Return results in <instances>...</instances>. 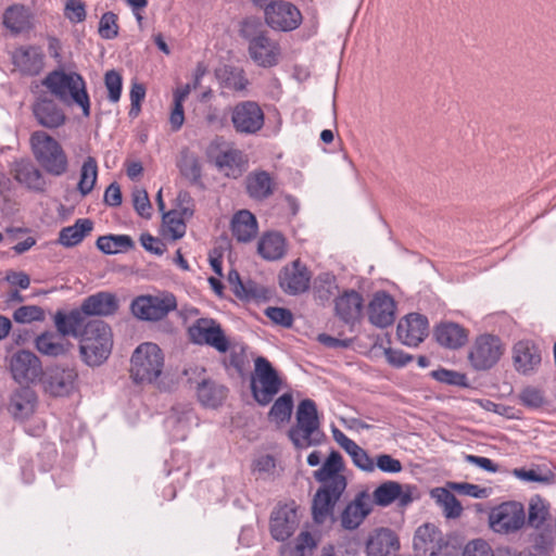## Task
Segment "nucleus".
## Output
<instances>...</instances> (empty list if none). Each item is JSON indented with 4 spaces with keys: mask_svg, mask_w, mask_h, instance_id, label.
Here are the masks:
<instances>
[{
    "mask_svg": "<svg viewBox=\"0 0 556 556\" xmlns=\"http://www.w3.org/2000/svg\"><path fill=\"white\" fill-rule=\"evenodd\" d=\"M42 85L67 106H78L85 117L91 114V103L84 77L75 71L59 68L50 72Z\"/></svg>",
    "mask_w": 556,
    "mask_h": 556,
    "instance_id": "obj_1",
    "label": "nucleus"
},
{
    "mask_svg": "<svg viewBox=\"0 0 556 556\" xmlns=\"http://www.w3.org/2000/svg\"><path fill=\"white\" fill-rule=\"evenodd\" d=\"M113 348L111 327L103 320H91L79 338V353L88 366H100L110 356Z\"/></svg>",
    "mask_w": 556,
    "mask_h": 556,
    "instance_id": "obj_2",
    "label": "nucleus"
},
{
    "mask_svg": "<svg viewBox=\"0 0 556 556\" xmlns=\"http://www.w3.org/2000/svg\"><path fill=\"white\" fill-rule=\"evenodd\" d=\"M295 419V425L289 430V438L296 448H308L324 442L326 437L320 429L317 407L313 400L305 399L299 403Z\"/></svg>",
    "mask_w": 556,
    "mask_h": 556,
    "instance_id": "obj_3",
    "label": "nucleus"
},
{
    "mask_svg": "<svg viewBox=\"0 0 556 556\" xmlns=\"http://www.w3.org/2000/svg\"><path fill=\"white\" fill-rule=\"evenodd\" d=\"M164 354L153 342L139 344L130 358V377L135 383H154L163 372Z\"/></svg>",
    "mask_w": 556,
    "mask_h": 556,
    "instance_id": "obj_4",
    "label": "nucleus"
},
{
    "mask_svg": "<svg viewBox=\"0 0 556 556\" xmlns=\"http://www.w3.org/2000/svg\"><path fill=\"white\" fill-rule=\"evenodd\" d=\"M33 153L45 170L54 176L66 173L67 156L61 144L45 131H35L30 137Z\"/></svg>",
    "mask_w": 556,
    "mask_h": 556,
    "instance_id": "obj_5",
    "label": "nucleus"
},
{
    "mask_svg": "<svg viewBox=\"0 0 556 556\" xmlns=\"http://www.w3.org/2000/svg\"><path fill=\"white\" fill-rule=\"evenodd\" d=\"M241 36L248 42V52L251 60L260 67L276 66L281 59V48L277 40L271 39L266 31L255 29L245 24Z\"/></svg>",
    "mask_w": 556,
    "mask_h": 556,
    "instance_id": "obj_6",
    "label": "nucleus"
},
{
    "mask_svg": "<svg viewBox=\"0 0 556 556\" xmlns=\"http://www.w3.org/2000/svg\"><path fill=\"white\" fill-rule=\"evenodd\" d=\"M504 351L505 345L497 336L480 334L469 349L468 361L473 369L488 370L500 362Z\"/></svg>",
    "mask_w": 556,
    "mask_h": 556,
    "instance_id": "obj_7",
    "label": "nucleus"
},
{
    "mask_svg": "<svg viewBox=\"0 0 556 556\" xmlns=\"http://www.w3.org/2000/svg\"><path fill=\"white\" fill-rule=\"evenodd\" d=\"M490 528L498 534H511L526 525L525 507L519 502H505L491 509Z\"/></svg>",
    "mask_w": 556,
    "mask_h": 556,
    "instance_id": "obj_8",
    "label": "nucleus"
},
{
    "mask_svg": "<svg viewBox=\"0 0 556 556\" xmlns=\"http://www.w3.org/2000/svg\"><path fill=\"white\" fill-rule=\"evenodd\" d=\"M281 380L265 357L255 359V376L251 382L253 396L261 405L269 404L279 392Z\"/></svg>",
    "mask_w": 556,
    "mask_h": 556,
    "instance_id": "obj_9",
    "label": "nucleus"
},
{
    "mask_svg": "<svg viewBox=\"0 0 556 556\" xmlns=\"http://www.w3.org/2000/svg\"><path fill=\"white\" fill-rule=\"evenodd\" d=\"M206 157L220 174L228 178L236 179L245 170L243 153L232 147H223L217 141L210 143L206 149Z\"/></svg>",
    "mask_w": 556,
    "mask_h": 556,
    "instance_id": "obj_10",
    "label": "nucleus"
},
{
    "mask_svg": "<svg viewBox=\"0 0 556 556\" xmlns=\"http://www.w3.org/2000/svg\"><path fill=\"white\" fill-rule=\"evenodd\" d=\"M188 334L191 342L211 346L219 353H226L230 348V341L220 324L213 318L197 319L188 328Z\"/></svg>",
    "mask_w": 556,
    "mask_h": 556,
    "instance_id": "obj_11",
    "label": "nucleus"
},
{
    "mask_svg": "<svg viewBox=\"0 0 556 556\" xmlns=\"http://www.w3.org/2000/svg\"><path fill=\"white\" fill-rule=\"evenodd\" d=\"M344 470L342 455L338 451H331L313 477L321 484L319 489L343 494L348 485Z\"/></svg>",
    "mask_w": 556,
    "mask_h": 556,
    "instance_id": "obj_12",
    "label": "nucleus"
},
{
    "mask_svg": "<svg viewBox=\"0 0 556 556\" xmlns=\"http://www.w3.org/2000/svg\"><path fill=\"white\" fill-rule=\"evenodd\" d=\"M176 307V298L168 292L140 295L131 302L132 314L142 320H160Z\"/></svg>",
    "mask_w": 556,
    "mask_h": 556,
    "instance_id": "obj_13",
    "label": "nucleus"
},
{
    "mask_svg": "<svg viewBox=\"0 0 556 556\" xmlns=\"http://www.w3.org/2000/svg\"><path fill=\"white\" fill-rule=\"evenodd\" d=\"M413 544L421 556H457L455 548L445 542L442 532L431 523H425L416 530Z\"/></svg>",
    "mask_w": 556,
    "mask_h": 556,
    "instance_id": "obj_14",
    "label": "nucleus"
},
{
    "mask_svg": "<svg viewBox=\"0 0 556 556\" xmlns=\"http://www.w3.org/2000/svg\"><path fill=\"white\" fill-rule=\"evenodd\" d=\"M265 23L277 31H291L302 23L300 10L291 2L275 0L266 5L264 12Z\"/></svg>",
    "mask_w": 556,
    "mask_h": 556,
    "instance_id": "obj_15",
    "label": "nucleus"
},
{
    "mask_svg": "<svg viewBox=\"0 0 556 556\" xmlns=\"http://www.w3.org/2000/svg\"><path fill=\"white\" fill-rule=\"evenodd\" d=\"M231 123L238 134L255 135L264 126L265 114L257 102L242 101L232 108Z\"/></svg>",
    "mask_w": 556,
    "mask_h": 556,
    "instance_id": "obj_16",
    "label": "nucleus"
},
{
    "mask_svg": "<svg viewBox=\"0 0 556 556\" xmlns=\"http://www.w3.org/2000/svg\"><path fill=\"white\" fill-rule=\"evenodd\" d=\"M9 369L18 384L35 383L43 374L39 357L26 350L16 351L10 356Z\"/></svg>",
    "mask_w": 556,
    "mask_h": 556,
    "instance_id": "obj_17",
    "label": "nucleus"
},
{
    "mask_svg": "<svg viewBox=\"0 0 556 556\" xmlns=\"http://www.w3.org/2000/svg\"><path fill=\"white\" fill-rule=\"evenodd\" d=\"M417 498L415 485L401 484L391 480L381 483L372 492V502L381 507L390 506L395 501L400 507H407Z\"/></svg>",
    "mask_w": 556,
    "mask_h": 556,
    "instance_id": "obj_18",
    "label": "nucleus"
},
{
    "mask_svg": "<svg viewBox=\"0 0 556 556\" xmlns=\"http://www.w3.org/2000/svg\"><path fill=\"white\" fill-rule=\"evenodd\" d=\"M311 279V271L300 260H295L282 267L279 274L281 289L291 295L306 292L309 289Z\"/></svg>",
    "mask_w": 556,
    "mask_h": 556,
    "instance_id": "obj_19",
    "label": "nucleus"
},
{
    "mask_svg": "<svg viewBox=\"0 0 556 556\" xmlns=\"http://www.w3.org/2000/svg\"><path fill=\"white\" fill-rule=\"evenodd\" d=\"M41 377L46 392L53 396H65L74 390L77 374L72 368L53 366L47 368Z\"/></svg>",
    "mask_w": 556,
    "mask_h": 556,
    "instance_id": "obj_20",
    "label": "nucleus"
},
{
    "mask_svg": "<svg viewBox=\"0 0 556 556\" xmlns=\"http://www.w3.org/2000/svg\"><path fill=\"white\" fill-rule=\"evenodd\" d=\"M399 340L407 346H417L429 333V323L426 316L412 313L402 318L396 328Z\"/></svg>",
    "mask_w": 556,
    "mask_h": 556,
    "instance_id": "obj_21",
    "label": "nucleus"
},
{
    "mask_svg": "<svg viewBox=\"0 0 556 556\" xmlns=\"http://www.w3.org/2000/svg\"><path fill=\"white\" fill-rule=\"evenodd\" d=\"M300 518L293 505L278 506L270 517V533L276 541L285 542L299 528Z\"/></svg>",
    "mask_w": 556,
    "mask_h": 556,
    "instance_id": "obj_22",
    "label": "nucleus"
},
{
    "mask_svg": "<svg viewBox=\"0 0 556 556\" xmlns=\"http://www.w3.org/2000/svg\"><path fill=\"white\" fill-rule=\"evenodd\" d=\"M396 303L386 291H377L368 304V319L378 327L386 328L395 320Z\"/></svg>",
    "mask_w": 556,
    "mask_h": 556,
    "instance_id": "obj_23",
    "label": "nucleus"
},
{
    "mask_svg": "<svg viewBox=\"0 0 556 556\" xmlns=\"http://www.w3.org/2000/svg\"><path fill=\"white\" fill-rule=\"evenodd\" d=\"M14 67L27 76L38 75L45 66V54L37 46H21L11 53Z\"/></svg>",
    "mask_w": 556,
    "mask_h": 556,
    "instance_id": "obj_24",
    "label": "nucleus"
},
{
    "mask_svg": "<svg viewBox=\"0 0 556 556\" xmlns=\"http://www.w3.org/2000/svg\"><path fill=\"white\" fill-rule=\"evenodd\" d=\"M513 361L519 374L531 375L535 372L541 365V351L531 340L518 341L513 349Z\"/></svg>",
    "mask_w": 556,
    "mask_h": 556,
    "instance_id": "obj_25",
    "label": "nucleus"
},
{
    "mask_svg": "<svg viewBox=\"0 0 556 556\" xmlns=\"http://www.w3.org/2000/svg\"><path fill=\"white\" fill-rule=\"evenodd\" d=\"M86 317L81 306L71 311L59 309L53 315V323L56 331L65 339L66 337L79 339L87 325Z\"/></svg>",
    "mask_w": 556,
    "mask_h": 556,
    "instance_id": "obj_26",
    "label": "nucleus"
},
{
    "mask_svg": "<svg viewBox=\"0 0 556 556\" xmlns=\"http://www.w3.org/2000/svg\"><path fill=\"white\" fill-rule=\"evenodd\" d=\"M11 174L14 179L35 192H43L46 189V179L42 173L28 159L14 161L11 165Z\"/></svg>",
    "mask_w": 556,
    "mask_h": 556,
    "instance_id": "obj_27",
    "label": "nucleus"
},
{
    "mask_svg": "<svg viewBox=\"0 0 556 556\" xmlns=\"http://www.w3.org/2000/svg\"><path fill=\"white\" fill-rule=\"evenodd\" d=\"M337 316L346 324H355L362 317L364 300L355 290L344 291L334 301Z\"/></svg>",
    "mask_w": 556,
    "mask_h": 556,
    "instance_id": "obj_28",
    "label": "nucleus"
},
{
    "mask_svg": "<svg viewBox=\"0 0 556 556\" xmlns=\"http://www.w3.org/2000/svg\"><path fill=\"white\" fill-rule=\"evenodd\" d=\"M195 417L190 406L174 407L166 417L165 427L175 441L185 440L194 424Z\"/></svg>",
    "mask_w": 556,
    "mask_h": 556,
    "instance_id": "obj_29",
    "label": "nucleus"
},
{
    "mask_svg": "<svg viewBox=\"0 0 556 556\" xmlns=\"http://www.w3.org/2000/svg\"><path fill=\"white\" fill-rule=\"evenodd\" d=\"M334 441L349 454L353 464L366 472L375 471V462L368 453L341 430L333 429Z\"/></svg>",
    "mask_w": 556,
    "mask_h": 556,
    "instance_id": "obj_30",
    "label": "nucleus"
},
{
    "mask_svg": "<svg viewBox=\"0 0 556 556\" xmlns=\"http://www.w3.org/2000/svg\"><path fill=\"white\" fill-rule=\"evenodd\" d=\"M400 547L396 534L386 528L376 530L366 545L367 556H392Z\"/></svg>",
    "mask_w": 556,
    "mask_h": 556,
    "instance_id": "obj_31",
    "label": "nucleus"
},
{
    "mask_svg": "<svg viewBox=\"0 0 556 556\" xmlns=\"http://www.w3.org/2000/svg\"><path fill=\"white\" fill-rule=\"evenodd\" d=\"M371 511V500L366 493H359L355 500L346 505L341 514L343 528L356 529Z\"/></svg>",
    "mask_w": 556,
    "mask_h": 556,
    "instance_id": "obj_32",
    "label": "nucleus"
},
{
    "mask_svg": "<svg viewBox=\"0 0 556 556\" xmlns=\"http://www.w3.org/2000/svg\"><path fill=\"white\" fill-rule=\"evenodd\" d=\"M257 253L268 262L283 258L287 254L286 238L278 231L264 232L257 241Z\"/></svg>",
    "mask_w": 556,
    "mask_h": 556,
    "instance_id": "obj_33",
    "label": "nucleus"
},
{
    "mask_svg": "<svg viewBox=\"0 0 556 556\" xmlns=\"http://www.w3.org/2000/svg\"><path fill=\"white\" fill-rule=\"evenodd\" d=\"M230 229L238 242H251L258 231L256 217L248 210H240L233 214Z\"/></svg>",
    "mask_w": 556,
    "mask_h": 556,
    "instance_id": "obj_34",
    "label": "nucleus"
},
{
    "mask_svg": "<svg viewBox=\"0 0 556 556\" xmlns=\"http://www.w3.org/2000/svg\"><path fill=\"white\" fill-rule=\"evenodd\" d=\"M80 306L86 316H110L118 309V301L113 293L102 291L86 298Z\"/></svg>",
    "mask_w": 556,
    "mask_h": 556,
    "instance_id": "obj_35",
    "label": "nucleus"
},
{
    "mask_svg": "<svg viewBox=\"0 0 556 556\" xmlns=\"http://www.w3.org/2000/svg\"><path fill=\"white\" fill-rule=\"evenodd\" d=\"M72 344L58 331H45L38 334L35 339L36 350L49 357H59L65 355Z\"/></svg>",
    "mask_w": 556,
    "mask_h": 556,
    "instance_id": "obj_36",
    "label": "nucleus"
},
{
    "mask_svg": "<svg viewBox=\"0 0 556 556\" xmlns=\"http://www.w3.org/2000/svg\"><path fill=\"white\" fill-rule=\"evenodd\" d=\"M341 495L318 489L312 505L313 519L316 523H324L333 519V509Z\"/></svg>",
    "mask_w": 556,
    "mask_h": 556,
    "instance_id": "obj_37",
    "label": "nucleus"
},
{
    "mask_svg": "<svg viewBox=\"0 0 556 556\" xmlns=\"http://www.w3.org/2000/svg\"><path fill=\"white\" fill-rule=\"evenodd\" d=\"M193 210L191 206L181 210H172L163 214V235L172 240L180 239L186 233L185 218L191 217Z\"/></svg>",
    "mask_w": 556,
    "mask_h": 556,
    "instance_id": "obj_38",
    "label": "nucleus"
},
{
    "mask_svg": "<svg viewBox=\"0 0 556 556\" xmlns=\"http://www.w3.org/2000/svg\"><path fill=\"white\" fill-rule=\"evenodd\" d=\"M463 556H532V554L508 546H500L493 549L486 541L477 539L466 544Z\"/></svg>",
    "mask_w": 556,
    "mask_h": 556,
    "instance_id": "obj_39",
    "label": "nucleus"
},
{
    "mask_svg": "<svg viewBox=\"0 0 556 556\" xmlns=\"http://www.w3.org/2000/svg\"><path fill=\"white\" fill-rule=\"evenodd\" d=\"M34 114L38 123L47 128H56L65 123V114L55 102L42 99L36 102Z\"/></svg>",
    "mask_w": 556,
    "mask_h": 556,
    "instance_id": "obj_40",
    "label": "nucleus"
},
{
    "mask_svg": "<svg viewBox=\"0 0 556 556\" xmlns=\"http://www.w3.org/2000/svg\"><path fill=\"white\" fill-rule=\"evenodd\" d=\"M31 13L22 4L9 7L3 13V25L13 34H21L31 28Z\"/></svg>",
    "mask_w": 556,
    "mask_h": 556,
    "instance_id": "obj_41",
    "label": "nucleus"
},
{
    "mask_svg": "<svg viewBox=\"0 0 556 556\" xmlns=\"http://www.w3.org/2000/svg\"><path fill=\"white\" fill-rule=\"evenodd\" d=\"M37 405V396L34 390L22 388L11 397L9 409L17 419H26L31 416Z\"/></svg>",
    "mask_w": 556,
    "mask_h": 556,
    "instance_id": "obj_42",
    "label": "nucleus"
},
{
    "mask_svg": "<svg viewBox=\"0 0 556 556\" xmlns=\"http://www.w3.org/2000/svg\"><path fill=\"white\" fill-rule=\"evenodd\" d=\"M274 189L275 182L271 176L265 170L253 172L247 178V190L252 199H267L273 194Z\"/></svg>",
    "mask_w": 556,
    "mask_h": 556,
    "instance_id": "obj_43",
    "label": "nucleus"
},
{
    "mask_svg": "<svg viewBox=\"0 0 556 556\" xmlns=\"http://www.w3.org/2000/svg\"><path fill=\"white\" fill-rule=\"evenodd\" d=\"M435 338L442 346L458 349L466 343L468 334L458 324L445 323L437 327Z\"/></svg>",
    "mask_w": 556,
    "mask_h": 556,
    "instance_id": "obj_44",
    "label": "nucleus"
},
{
    "mask_svg": "<svg viewBox=\"0 0 556 556\" xmlns=\"http://www.w3.org/2000/svg\"><path fill=\"white\" fill-rule=\"evenodd\" d=\"M199 402L210 408L218 407L226 397V389L207 379H203L197 387Z\"/></svg>",
    "mask_w": 556,
    "mask_h": 556,
    "instance_id": "obj_45",
    "label": "nucleus"
},
{
    "mask_svg": "<svg viewBox=\"0 0 556 556\" xmlns=\"http://www.w3.org/2000/svg\"><path fill=\"white\" fill-rule=\"evenodd\" d=\"M93 223L89 218H79L74 225L67 226L60 231L59 242L63 247H75L91 232Z\"/></svg>",
    "mask_w": 556,
    "mask_h": 556,
    "instance_id": "obj_46",
    "label": "nucleus"
},
{
    "mask_svg": "<svg viewBox=\"0 0 556 556\" xmlns=\"http://www.w3.org/2000/svg\"><path fill=\"white\" fill-rule=\"evenodd\" d=\"M317 546L315 538L307 531H302L294 541L283 544L281 556H312Z\"/></svg>",
    "mask_w": 556,
    "mask_h": 556,
    "instance_id": "obj_47",
    "label": "nucleus"
},
{
    "mask_svg": "<svg viewBox=\"0 0 556 556\" xmlns=\"http://www.w3.org/2000/svg\"><path fill=\"white\" fill-rule=\"evenodd\" d=\"M181 176L192 185L202 184V167L197 154L185 150L177 163Z\"/></svg>",
    "mask_w": 556,
    "mask_h": 556,
    "instance_id": "obj_48",
    "label": "nucleus"
},
{
    "mask_svg": "<svg viewBox=\"0 0 556 556\" xmlns=\"http://www.w3.org/2000/svg\"><path fill=\"white\" fill-rule=\"evenodd\" d=\"M134 241L127 235H109L99 237L97 248L105 254H117L132 249Z\"/></svg>",
    "mask_w": 556,
    "mask_h": 556,
    "instance_id": "obj_49",
    "label": "nucleus"
},
{
    "mask_svg": "<svg viewBox=\"0 0 556 556\" xmlns=\"http://www.w3.org/2000/svg\"><path fill=\"white\" fill-rule=\"evenodd\" d=\"M98 178V164L94 157L88 156L81 167L77 190L83 197L88 195L94 188Z\"/></svg>",
    "mask_w": 556,
    "mask_h": 556,
    "instance_id": "obj_50",
    "label": "nucleus"
},
{
    "mask_svg": "<svg viewBox=\"0 0 556 556\" xmlns=\"http://www.w3.org/2000/svg\"><path fill=\"white\" fill-rule=\"evenodd\" d=\"M549 517V504L539 495L529 501L528 523L530 527L540 529Z\"/></svg>",
    "mask_w": 556,
    "mask_h": 556,
    "instance_id": "obj_51",
    "label": "nucleus"
},
{
    "mask_svg": "<svg viewBox=\"0 0 556 556\" xmlns=\"http://www.w3.org/2000/svg\"><path fill=\"white\" fill-rule=\"evenodd\" d=\"M293 408V399L289 393L279 396L269 410V418L276 424H282L290 419Z\"/></svg>",
    "mask_w": 556,
    "mask_h": 556,
    "instance_id": "obj_52",
    "label": "nucleus"
},
{
    "mask_svg": "<svg viewBox=\"0 0 556 556\" xmlns=\"http://www.w3.org/2000/svg\"><path fill=\"white\" fill-rule=\"evenodd\" d=\"M218 77L222 79L226 88L242 91L248 86V79L244 76V72L240 68L226 66L224 67Z\"/></svg>",
    "mask_w": 556,
    "mask_h": 556,
    "instance_id": "obj_53",
    "label": "nucleus"
},
{
    "mask_svg": "<svg viewBox=\"0 0 556 556\" xmlns=\"http://www.w3.org/2000/svg\"><path fill=\"white\" fill-rule=\"evenodd\" d=\"M337 290V279L330 273H323L314 280V292L323 301L329 300Z\"/></svg>",
    "mask_w": 556,
    "mask_h": 556,
    "instance_id": "obj_54",
    "label": "nucleus"
},
{
    "mask_svg": "<svg viewBox=\"0 0 556 556\" xmlns=\"http://www.w3.org/2000/svg\"><path fill=\"white\" fill-rule=\"evenodd\" d=\"M13 319L18 324H30L45 320V311L38 305H23L13 313Z\"/></svg>",
    "mask_w": 556,
    "mask_h": 556,
    "instance_id": "obj_55",
    "label": "nucleus"
},
{
    "mask_svg": "<svg viewBox=\"0 0 556 556\" xmlns=\"http://www.w3.org/2000/svg\"><path fill=\"white\" fill-rule=\"evenodd\" d=\"M228 282L233 291V293L241 300H250L256 296L254 289L250 285H244L240 275L236 269H231L228 273Z\"/></svg>",
    "mask_w": 556,
    "mask_h": 556,
    "instance_id": "obj_56",
    "label": "nucleus"
},
{
    "mask_svg": "<svg viewBox=\"0 0 556 556\" xmlns=\"http://www.w3.org/2000/svg\"><path fill=\"white\" fill-rule=\"evenodd\" d=\"M520 403L531 409L540 408L545 403L544 393L535 387H526L519 394Z\"/></svg>",
    "mask_w": 556,
    "mask_h": 556,
    "instance_id": "obj_57",
    "label": "nucleus"
},
{
    "mask_svg": "<svg viewBox=\"0 0 556 556\" xmlns=\"http://www.w3.org/2000/svg\"><path fill=\"white\" fill-rule=\"evenodd\" d=\"M101 38L111 40L118 35L117 16L113 12L104 13L99 22L98 28Z\"/></svg>",
    "mask_w": 556,
    "mask_h": 556,
    "instance_id": "obj_58",
    "label": "nucleus"
},
{
    "mask_svg": "<svg viewBox=\"0 0 556 556\" xmlns=\"http://www.w3.org/2000/svg\"><path fill=\"white\" fill-rule=\"evenodd\" d=\"M431 377L439 382L450 386L464 387L467 384V378L464 374L445 368L433 370Z\"/></svg>",
    "mask_w": 556,
    "mask_h": 556,
    "instance_id": "obj_59",
    "label": "nucleus"
},
{
    "mask_svg": "<svg viewBox=\"0 0 556 556\" xmlns=\"http://www.w3.org/2000/svg\"><path fill=\"white\" fill-rule=\"evenodd\" d=\"M447 486L462 495L473 498H484L489 494L488 489L468 482H447Z\"/></svg>",
    "mask_w": 556,
    "mask_h": 556,
    "instance_id": "obj_60",
    "label": "nucleus"
},
{
    "mask_svg": "<svg viewBox=\"0 0 556 556\" xmlns=\"http://www.w3.org/2000/svg\"><path fill=\"white\" fill-rule=\"evenodd\" d=\"M104 83L109 91V100L114 103L117 102L122 94V76L114 70L109 71L105 74Z\"/></svg>",
    "mask_w": 556,
    "mask_h": 556,
    "instance_id": "obj_61",
    "label": "nucleus"
},
{
    "mask_svg": "<svg viewBox=\"0 0 556 556\" xmlns=\"http://www.w3.org/2000/svg\"><path fill=\"white\" fill-rule=\"evenodd\" d=\"M132 203L136 212L143 218H150L152 206L148 193L144 189H135L132 192Z\"/></svg>",
    "mask_w": 556,
    "mask_h": 556,
    "instance_id": "obj_62",
    "label": "nucleus"
},
{
    "mask_svg": "<svg viewBox=\"0 0 556 556\" xmlns=\"http://www.w3.org/2000/svg\"><path fill=\"white\" fill-rule=\"evenodd\" d=\"M265 315L276 325L289 328L293 324L292 313L285 307L270 306L265 309Z\"/></svg>",
    "mask_w": 556,
    "mask_h": 556,
    "instance_id": "obj_63",
    "label": "nucleus"
},
{
    "mask_svg": "<svg viewBox=\"0 0 556 556\" xmlns=\"http://www.w3.org/2000/svg\"><path fill=\"white\" fill-rule=\"evenodd\" d=\"M374 462L375 469L384 473H399L403 469L402 463L389 454H379Z\"/></svg>",
    "mask_w": 556,
    "mask_h": 556,
    "instance_id": "obj_64",
    "label": "nucleus"
}]
</instances>
